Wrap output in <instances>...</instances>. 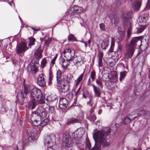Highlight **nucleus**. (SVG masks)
<instances>
[{"label":"nucleus","instance_id":"9","mask_svg":"<svg viewBox=\"0 0 150 150\" xmlns=\"http://www.w3.org/2000/svg\"><path fill=\"white\" fill-rule=\"evenodd\" d=\"M74 65L77 67L82 65L84 63V58L80 56L75 57L73 60Z\"/></svg>","mask_w":150,"mask_h":150},{"label":"nucleus","instance_id":"62","mask_svg":"<svg viewBox=\"0 0 150 150\" xmlns=\"http://www.w3.org/2000/svg\"><path fill=\"white\" fill-rule=\"evenodd\" d=\"M146 150H150V148H148L146 149Z\"/></svg>","mask_w":150,"mask_h":150},{"label":"nucleus","instance_id":"3","mask_svg":"<svg viewBox=\"0 0 150 150\" xmlns=\"http://www.w3.org/2000/svg\"><path fill=\"white\" fill-rule=\"evenodd\" d=\"M132 13L130 11L123 13L121 16L122 21L127 28V36L129 37L132 33V23L130 21Z\"/></svg>","mask_w":150,"mask_h":150},{"label":"nucleus","instance_id":"5","mask_svg":"<svg viewBox=\"0 0 150 150\" xmlns=\"http://www.w3.org/2000/svg\"><path fill=\"white\" fill-rule=\"evenodd\" d=\"M55 141V135L53 134H51L45 136L44 143L45 146L50 145L51 146L53 145Z\"/></svg>","mask_w":150,"mask_h":150},{"label":"nucleus","instance_id":"12","mask_svg":"<svg viewBox=\"0 0 150 150\" xmlns=\"http://www.w3.org/2000/svg\"><path fill=\"white\" fill-rule=\"evenodd\" d=\"M144 40L143 39L140 40L139 37H134L132 39L130 44L128 45H127L131 46L132 47H133V48L134 49L136 45H137V43L138 42H141V45H142V42Z\"/></svg>","mask_w":150,"mask_h":150},{"label":"nucleus","instance_id":"10","mask_svg":"<svg viewBox=\"0 0 150 150\" xmlns=\"http://www.w3.org/2000/svg\"><path fill=\"white\" fill-rule=\"evenodd\" d=\"M134 51V49L133 47L127 45L126 47V52L125 54V57L128 59L131 58L133 56Z\"/></svg>","mask_w":150,"mask_h":150},{"label":"nucleus","instance_id":"64","mask_svg":"<svg viewBox=\"0 0 150 150\" xmlns=\"http://www.w3.org/2000/svg\"><path fill=\"white\" fill-rule=\"evenodd\" d=\"M149 74H150V69L149 70Z\"/></svg>","mask_w":150,"mask_h":150},{"label":"nucleus","instance_id":"49","mask_svg":"<svg viewBox=\"0 0 150 150\" xmlns=\"http://www.w3.org/2000/svg\"><path fill=\"white\" fill-rule=\"evenodd\" d=\"M100 28V30L102 31L105 30V25L103 23H101L99 25Z\"/></svg>","mask_w":150,"mask_h":150},{"label":"nucleus","instance_id":"54","mask_svg":"<svg viewBox=\"0 0 150 150\" xmlns=\"http://www.w3.org/2000/svg\"><path fill=\"white\" fill-rule=\"evenodd\" d=\"M91 42V39H90L88 41V42H83V43L84 44L85 47H86L88 44H89V46Z\"/></svg>","mask_w":150,"mask_h":150},{"label":"nucleus","instance_id":"21","mask_svg":"<svg viewBox=\"0 0 150 150\" xmlns=\"http://www.w3.org/2000/svg\"><path fill=\"white\" fill-rule=\"evenodd\" d=\"M16 98L17 100L21 102H23L25 98L23 93L21 91H19L17 94Z\"/></svg>","mask_w":150,"mask_h":150},{"label":"nucleus","instance_id":"18","mask_svg":"<svg viewBox=\"0 0 150 150\" xmlns=\"http://www.w3.org/2000/svg\"><path fill=\"white\" fill-rule=\"evenodd\" d=\"M38 132V131L35 128H33L31 132V135L28 137L29 140H35V138L37 137Z\"/></svg>","mask_w":150,"mask_h":150},{"label":"nucleus","instance_id":"60","mask_svg":"<svg viewBox=\"0 0 150 150\" xmlns=\"http://www.w3.org/2000/svg\"><path fill=\"white\" fill-rule=\"evenodd\" d=\"M91 80L90 78H89L88 79V82H87V85L88 86H89L91 85Z\"/></svg>","mask_w":150,"mask_h":150},{"label":"nucleus","instance_id":"40","mask_svg":"<svg viewBox=\"0 0 150 150\" xmlns=\"http://www.w3.org/2000/svg\"><path fill=\"white\" fill-rule=\"evenodd\" d=\"M53 75L51 72H49V77L48 83V85H50L52 84V81L53 79Z\"/></svg>","mask_w":150,"mask_h":150},{"label":"nucleus","instance_id":"45","mask_svg":"<svg viewBox=\"0 0 150 150\" xmlns=\"http://www.w3.org/2000/svg\"><path fill=\"white\" fill-rule=\"evenodd\" d=\"M47 62V61L45 58L43 59L41 62V66L42 68H44Z\"/></svg>","mask_w":150,"mask_h":150},{"label":"nucleus","instance_id":"33","mask_svg":"<svg viewBox=\"0 0 150 150\" xmlns=\"http://www.w3.org/2000/svg\"><path fill=\"white\" fill-rule=\"evenodd\" d=\"M23 142L22 141L19 142L16 146L17 150H23Z\"/></svg>","mask_w":150,"mask_h":150},{"label":"nucleus","instance_id":"28","mask_svg":"<svg viewBox=\"0 0 150 150\" xmlns=\"http://www.w3.org/2000/svg\"><path fill=\"white\" fill-rule=\"evenodd\" d=\"M115 39L113 38H111V45L110 47L109 52H113V50L115 45Z\"/></svg>","mask_w":150,"mask_h":150},{"label":"nucleus","instance_id":"44","mask_svg":"<svg viewBox=\"0 0 150 150\" xmlns=\"http://www.w3.org/2000/svg\"><path fill=\"white\" fill-rule=\"evenodd\" d=\"M30 43L28 45L29 46L33 45L35 44V39L33 38L30 37L29 38Z\"/></svg>","mask_w":150,"mask_h":150},{"label":"nucleus","instance_id":"32","mask_svg":"<svg viewBox=\"0 0 150 150\" xmlns=\"http://www.w3.org/2000/svg\"><path fill=\"white\" fill-rule=\"evenodd\" d=\"M31 88L29 85H24V93L26 94L29 93Z\"/></svg>","mask_w":150,"mask_h":150},{"label":"nucleus","instance_id":"4","mask_svg":"<svg viewBox=\"0 0 150 150\" xmlns=\"http://www.w3.org/2000/svg\"><path fill=\"white\" fill-rule=\"evenodd\" d=\"M57 83L59 84L58 89L60 92H66L69 90L70 88L69 85L67 83L66 81L64 79H60V81Z\"/></svg>","mask_w":150,"mask_h":150},{"label":"nucleus","instance_id":"24","mask_svg":"<svg viewBox=\"0 0 150 150\" xmlns=\"http://www.w3.org/2000/svg\"><path fill=\"white\" fill-rule=\"evenodd\" d=\"M135 2L132 4V6L135 10H139L141 6V0H135Z\"/></svg>","mask_w":150,"mask_h":150},{"label":"nucleus","instance_id":"58","mask_svg":"<svg viewBox=\"0 0 150 150\" xmlns=\"http://www.w3.org/2000/svg\"><path fill=\"white\" fill-rule=\"evenodd\" d=\"M81 88V86H80L79 88L77 90V91L76 92V93H75V95H76H76H77L79 93V91H80Z\"/></svg>","mask_w":150,"mask_h":150},{"label":"nucleus","instance_id":"50","mask_svg":"<svg viewBox=\"0 0 150 150\" xmlns=\"http://www.w3.org/2000/svg\"><path fill=\"white\" fill-rule=\"evenodd\" d=\"M33 67V69L34 73H36L38 70L37 65H36V64H35V65H34Z\"/></svg>","mask_w":150,"mask_h":150},{"label":"nucleus","instance_id":"15","mask_svg":"<svg viewBox=\"0 0 150 150\" xmlns=\"http://www.w3.org/2000/svg\"><path fill=\"white\" fill-rule=\"evenodd\" d=\"M37 83L42 87H44L45 86L46 82L45 81L44 76L43 74H40L38 77Z\"/></svg>","mask_w":150,"mask_h":150},{"label":"nucleus","instance_id":"53","mask_svg":"<svg viewBox=\"0 0 150 150\" xmlns=\"http://www.w3.org/2000/svg\"><path fill=\"white\" fill-rule=\"evenodd\" d=\"M83 98H85L86 99L88 97V98L89 99L90 101L88 103H91V96H88V97L86 96L84 94H83Z\"/></svg>","mask_w":150,"mask_h":150},{"label":"nucleus","instance_id":"51","mask_svg":"<svg viewBox=\"0 0 150 150\" xmlns=\"http://www.w3.org/2000/svg\"><path fill=\"white\" fill-rule=\"evenodd\" d=\"M73 94L71 92H70L67 95V97L69 99H71L73 97Z\"/></svg>","mask_w":150,"mask_h":150},{"label":"nucleus","instance_id":"56","mask_svg":"<svg viewBox=\"0 0 150 150\" xmlns=\"http://www.w3.org/2000/svg\"><path fill=\"white\" fill-rule=\"evenodd\" d=\"M146 113V111L145 110H142L141 111H140L139 114L141 115H144Z\"/></svg>","mask_w":150,"mask_h":150},{"label":"nucleus","instance_id":"30","mask_svg":"<svg viewBox=\"0 0 150 150\" xmlns=\"http://www.w3.org/2000/svg\"><path fill=\"white\" fill-rule=\"evenodd\" d=\"M139 28L137 29V32L138 33L142 32L146 27V25L139 24Z\"/></svg>","mask_w":150,"mask_h":150},{"label":"nucleus","instance_id":"63","mask_svg":"<svg viewBox=\"0 0 150 150\" xmlns=\"http://www.w3.org/2000/svg\"><path fill=\"white\" fill-rule=\"evenodd\" d=\"M80 150H85L84 149H80Z\"/></svg>","mask_w":150,"mask_h":150},{"label":"nucleus","instance_id":"25","mask_svg":"<svg viewBox=\"0 0 150 150\" xmlns=\"http://www.w3.org/2000/svg\"><path fill=\"white\" fill-rule=\"evenodd\" d=\"M81 120H80L74 118H70L69 119L67 122L68 125H70L71 124L75 123L80 122Z\"/></svg>","mask_w":150,"mask_h":150},{"label":"nucleus","instance_id":"1","mask_svg":"<svg viewBox=\"0 0 150 150\" xmlns=\"http://www.w3.org/2000/svg\"><path fill=\"white\" fill-rule=\"evenodd\" d=\"M47 114L44 109L41 107H38L34 113H32L31 117V121L33 125L37 126L40 124L41 119L45 118Z\"/></svg>","mask_w":150,"mask_h":150},{"label":"nucleus","instance_id":"26","mask_svg":"<svg viewBox=\"0 0 150 150\" xmlns=\"http://www.w3.org/2000/svg\"><path fill=\"white\" fill-rule=\"evenodd\" d=\"M42 51L41 50L40 47H39L35 51L34 54L36 57L41 58L42 56Z\"/></svg>","mask_w":150,"mask_h":150},{"label":"nucleus","instance_id":"7","mask_svg":"<svg viewBox=\"0 0 150 150\" xmlns=\"http://www.w3.org/2000/svg\"><path fill=\"white\" fill-rule=\"evenodd\" d=\"M64 55L68 62L73 60L74 58V52L73 51L70 49H66L62 54V55Z\"/></svg>","mask_w":150,"mask_h":150},{"label":"nucleus","instance_id":"29","mask_svg":"<svg viewBox=\"0 0 150 150\" xmlns=\"http://www.w3.org/2000/svg\"><path fill=\"white\" fill-rule=\"evenodd\" d=\"M49 122V120L47 118L45 119L42 121H40V124L38 125L37 126L40 125V126L41 127L44 126L46 124H47Z\"/></svg>","mask_w":150,"mask_h":150},{"label":"nucleus","instance_id":"41","mask_svg":"<svg viewBox=\"0 0 150 150\" xmlns=\"http://www.w3.org/2000/svg\"><path fill=\"white\" fill-rule=\"evenodd\" d=\"M126 72L125 71H123L120 72V80L121 81L122 79H124L126 75Z\"/></svg>","mask_w":150,"mask_h":150},{"label":"nucleus","instance_id":"46","mask_svg":"<svg viewBox=\"0 0 150 150\" xmlns=\"http://www.w3.org/2000/svg\"><path fill=\"white\" fill-rule=\"evenodd\" d=\"M131 121V120L128 117H126L125 118L123 121L122 122L124 124H126L127 123H129Z\"/></svg>","mask_w":150,"mask_h":150},{"label":"nucleus","instance_id":"34","mask_svg":"<svg viewBox=\"0 0 150 150\" xmlns=\"http://www.w3.org/2000/svg\"><path fill=\"white\" fill-rule=\"evenodd\" d=\"M102 79L99 77H98L96 79V83L100 87L103 88L102 86Z\"/></svg>","mask_w":150,"mask_h":150},{"label":"nucleus","instance_id":"37","mask_svg":"<svg viewBox=\"0 0 150 150\" xmlns=\"http://www.w3.org/2000/svg\"><path fill=\"white\" fill-rule=\"evenodd\" d=\"M60 62H62V67H64V68H67V67L69 65L68 64H67L65 65H64V64H63L65 62V60L64 59L63 57H60Z\"/></svg>","mask_w":150,"mask_h":150},{"label":"nucleus","instance_id":"57","mask_svg":"<svg viewBox=\"0 0 150 150\" xmlns=\"http://www.w3.org/2000/svg\"><path fill=\"white\" fill-rule=\"evenodd\" d=\"M57 58V56L56 55L53 58V59L51 61V63L52 64H54L55 61L56 60Z\"/></svg>","mask_w":150,"mask_h":150},{"label":"nucleus","instance_id":"48","mask_svg":"<svg viewBox=\"0 0 150 150\" xmlns=\"http://www.w3.org/2000/svg\"><path fill=\"white\" fill-rule=\"evenodd\" d=\"M150 8V0H148L146 6L144 8L145 10L149 9Z\"/></svg>","mask_w":150,"mask_h":150},{"label":"nucleus","instance_id":"23","mask_svg":"<svg viewBox=\"0 0 150 150\" xmlns=\"http://www.w3.org/2000/svg\"><path fill=\"white\" fill-rule=\"evenodd\" d=\"M109 44V38L108 37L104 39L101 44V47L103 49L105 50Z\"/></svg>","mask_w":150,"mask_h":150},{"label":"nucleus","instance_id":"22","mask_svg":"<svg viewBox=\"0 0 150 150\" xmlns=\"http://www.w3.org/2000/svg\"><path fill=\"white\" fill-rule=\"evenodd\" d=\"M91 85L93 88L95 96L98 97H100L101 93V91L100 88L92 84Z\"/></svg>","mask_w":150,"mask_h":150},{"label":"nucleus","instance_id":"35","mask_svg":"<svg viewBox=\"0 0 150 150\" xmlns=\"http://www.w3.org/2000/svg\"><path fill=\"white\" fill-rule=\"evenodd\" d=\"M46 110L49 113H52L54 112V108L53 106H48L45 108Z\"/></svg>","mask_w":150,"mask_h":150},{"label":"nucleus","instance_id":"61","mask_svg":"<svg viewBox=\"0 0 150 150\" xmlns=\"http://www.w3.org/2000/svg\"><path fill=\"white\" fill-rule=\"evenodd\" d=\"M122 0H118V1L117 3V5H119L121 4L122 2Z\"/></svg>","mask_w":150,"mask_h":150},{"label":"nucleus","instance_id":"27","mask_svg":"<svg viewBox=\"0 0 150 150\" xmlns=\"http://www.w3.org/2000/svg\"><path fill=\"white\" fill-rule=\"evenodd\" d=\"M57 98V96L55 95H51L47 97L46 100L49 102H52L56 99Z\"/></svg>","mask_w":150,"mask_h":150},{"label":"nucleus","instance_id":"59","mask_svg":"<svg viewBox=\"0 0 150 150\" xmlns=\"http://www.w3.org/2000/svg\"><path fill=\"white\" fill-rule=\"evenodd\" d=\"M31 28L34 31H38L40 30V28H36L34 27H32Z\"/></svg>","mask_w":150,"mask_h":150},{"label":"nucleus","instance_id":"39","mask_svg":"<svg viewBox=\"0 0 150 150\" xmlns=\"http://www.w3.org/2000/svg\"><path fill=\"white\" fill-rule=\"evenodd\" d=\"M61 73L62 72L61 71L59 70L57 71V82H58L59 81H60V79L61 76Z\"/></svg>","mask_w":150,"mask_h":150},{"label":"nucleus","instance_id":"47","mask_svg":"<svg viewBox=\"0 0 150 150\" xmlns=\"http://www.w3.org/2000/svg\"><path fill=\"white\" fill-rule=\"evenodd\" d=\"M118 34L120 36V37L118 39L119 40L121 39L124 37L125 34V32L123 31H120L119 32Z\"/></svg>","mask_w":150,"mask_h":150},{"label":"nucleus","instance_id":"13","mask_svg":"<svg viewBox=\"0 0 150 150\" xmlns=\"http://www.w3.org/2000/svg\"><path fill=\"white\" fill-rule=\"evenodd\" d=\"M84 133L83 130L81 128H79L75 130L72 134V135L77 140L78 139L81 138L82 137Z\"/></svg>","mask_w":150,"mask_h":150},{"label":"nucleus","instance_id":"36","mask_svg":"<svg viewBox=\"0 0 150 150\" xmlns=\"http://www.w3.org/2000/svg\"><path fill=\"white\" fill-rule=\"evenodd\" d=\"M94 110L93 109H91L90 111V118L92 121H94L96 120V117L94 115L93 113Z\"/></svg>","mask_w":150,"mask_h":150},{"label":"nucleus","instance_id":"17","mask_svg":"<svg viewBox=\"0 0 150 150\" xmlns=\"http://www.w3.org/2000/svg\"><path fill=\"white\" fill-rule=\"evenodd\" d=\"M68 101L66 99L64 98H61L59 101V107L62 109H65L67 105Z\"/></svg>","mask_w":150,"mask_h":150},{"label":"nucleus","instance_id":"2","mask_svg":"<svg viewBox=\"0 0 150 150\" xmlns=\"http://www.w3.org/2000/svg\"><path fill=\"white\" fill-rule=\"evenodd\" d=\"M30 98L31 100L40 104L44 103L41 91L37 88H33L30 91Z\"/></svg>","mask_w":150,"mask_h":150},{"label":"nucleus","instance_id":"43","mask_svg":"<svg viewBox=\"0 0 150 150\" xmlns=\"http://www.w3.org/2000/svg\"><path fill=\"white\" fill-rule=\"evenodd\" d=\"M36 105L35 103L34 102H31L28 105V108L29 109H33L34 108Z\"/></svg>","mask_w":150,"mask_h":150},{"label":"nucleus","instance_id":"19","mask_svg":"<svg viewBox=\"0 0 150 150\" xmlns=\"http://www.w3.org/2000/svg\"><path fill=\"white\" fill-rule=\"evenodd\" d=\"M103 53L102 51H99L98 55V66L100 67L103 65L102 58L103 57Z\"/></svg>","mask_w":150,"mask_h":150},{"label":"nucleus","instance_id":"31","mask_svg":"<svg viewBox=\"0 0 150 150\" xmlns=\"http://www.w3.org/2000/svg\"><path fill=\"white\" fill-rule=\"evenodd\" d=\"M83 76V73L80 75L77 78L76 80L75 81V82L76 86L82 80Z\"/></svg>","mask_w":150,"mask_h":150},{"label":"nucleus","instance_id":"55","mask_svg":"<svg viewBox=\"0 0 150 150\" xmlns=\"http://www.w3.org/2000/svg\"><path fill=\"white\" fill-rule=\"evenodd\" d=\"M45 146L47 147V150H55V149L53 148V146H51L50 145Z\"/></svg>","mask_w":150,"mask_h":150},{"label":"nucleus","instance_id":"16","mask_svg":"<svg viewBox=\"0 0 150 150\" xmlns=\"http://www.w3.org/2000/svg\"><path fill=\"white\" fill-rule=\"evenodd\" d=\"M148 18V15L146 14H142L139 17L138 21L139 22V24L140 25H146L147 18Z\"/></svg>","mask_w":150,"mask_h":150},{"label":"nucleus","instance_id":"11","mask_svg":"<svg viewBox=\"0 0 150 150\" xmlns=\"http://www.w3.org/2000/svg\"><path fill=\"white\" fill-rule=\"evenodd\" d=\"M111 77L108 81L109 83V85L110 87H112L111 86L112 84L115 85V83L116 82L117 80V74L115 72H111L110 73Z\"/></svg>","mask_w":150,"mask_h":150},{"label":"nucleus","instance_id":"8","mask_svg":"<svg viewBox=\"0 0 150 150\" xmlns=\"http://www.w3.org/2000/svg\"><path fill=\"white\" fill-rule=\"evenodd\" d=\"M28 48L26 44L23 42H21L16 46V51L17 53L20 55L23 54L28 50Z\"/></svg>","mask_w":150,"mask_h":150},{"label":"nucleus","instance_id":"52","mask_svg":"<svg viewBox=\"0 0 150 150\" xmlns=\"http://www.w3.org/2000/svg\"><path fill=\"white\" fill-rule=\"evenodd\" d=\"M51 41V38H49L47 40H46L45 42V45H48Z\"/></svg>","mask_w":150,"mask_h":150},{"label":"nucleus","instance_id":"38","mask_svg":"<svg viewBox=\"0 0 150 150\" xmlns=\"http://www.w3.org/2000/svg\"><path fill=\"white\" fill-rule=\"evenodd\" d=\"M68 39L69 41H75L76 40V39L74 36V35L70 34L68 36Z\"/></svg>","mask_w":150,"mask_h":150},{"label":"nucleus","instance_id":"6","mask_svg":"<svg viewBox=\"0 0 150 150\" xmlns=\"http://www.w3.org/2000/svg\"><path fill=\"white\" fill-rule=\"evenodd\" d=\"M62 142L63 145L66 147H70L73 143L70 136L68 133H64L63 134Z\"/></svg>","mask_w":150,"mask_h":150},{"label":"nucleus","instance_id":"14","mask_svg":"<svg viewBox=\"0 0 150 150\" xmlns=\"http://www.w3.org/2000/svg\"><path fill=\"white\" fill-rule=\"evenodd\" d=\"M83 10L81 7L78 6H74L72 7L69 11V13L72 14L81 13Z\"/></svg>","mask_w":150,"mask_h":150},{"label":"nucleus","instance_id":"42","mask_svg":"<svg viewBox=\"0 0 150 150\" xmlns=\"http://www.w3.org/2000/svg\"><path fill=\"white\" fill-rule=\"evenodd\" d=\"M92 81H93L96 79V73L94 71H92L90 73Z\"/></svg>","mask_w":150,"mask_h":150},{"label":"nucleus","instance_id":"20","mask_svg":"<svg viewBox=\"0 0 150 150\" xmlns=\"http://www.w3.org/2000/svg\"><path fill=\"white\" fill-rule=\"evenodd\" d=\"M112 23L114 26H116L119 22V18L117 16L113 15L110 16Z\"/></svg>","mask_w":150,"mask_h":150}]
</instances>
